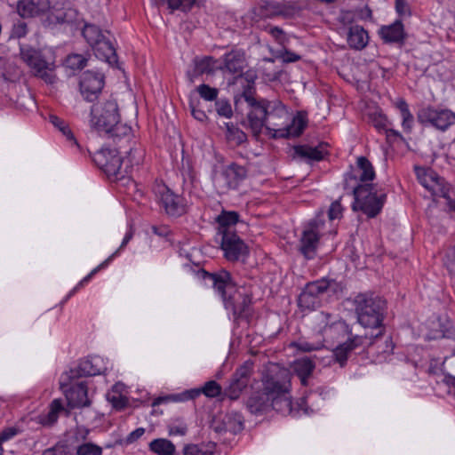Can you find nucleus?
Masks as SVG:
<instances>
[{"label": "nucleus", "mask_w": 455, "mask_h": 455, "mask_svg": "<svg viewBox=\"0 0 455 455\" xmlns=\"http://www.w3.org/2000/svg\"><path fill=\"white\" fill-rule=\"evenodd\" d=\"M23 428L18 424L7 426L0 430V446L3 447L4 443H7L14 440L17 436L23 433Z\"/></svg>", "instance_id": "obj_39"}, {"label": "nucleus", "mask_w": 455, "mask_h": 455, "mask_svg": "<svg viewBox=\"0 0 455 455\" xmlns=\"http://www.w3.org/2000/svg\"><path fill=\"white\" fill-rule=\"evenodd\" d=\"M133 236V231L132 228L125 234L123 242L120 245V247L114 251L108 259H106L102 263H100L98 267L93 268L85 277H84L75 287L74 289L69 292L68 297H71L74 295L79 289L84 287V284H86L100 270L107 267L109 263L119 255L120 251L127 245V243L132 240Z\"/></svg>", "instance_id": "obj_21"}, {"label": "nucleus", "mask_w": 455, "mask_h": 455, "mask_svg": "<svg viewBox=\"0 0 455 455\" xmlns=\"http://www.w3.org/2000/svg\"><path fill=\"white\" fill-rule=\"evenodd\" d=\"M201 395V389L200 388H193L190 390H186L183 393L177 395L174 401H188V400H194L196 397H198Z\"/></svg>", "instance_id": "obj_54"}, {"label": "nucleus", "mask_w": 455, "mask_h": 455, "mask_svg": "<svg viewBox=\"0 0 455 455\" xmlns=\"http://www.w3.org/2000/svg\"><path fill=\"white\" fill-rule=\"evenodd\" d=\"M239 213L235 211L223 210L216 218L219 224V234L223 235V231L232 232L230 228L239 221Z\"/></svg>", "instance_id": "obj_29"}, {"label": "nucleus", "mask_w": 455, "mask_h": 455, "mask_svg": "<svg viewBox=\"0 0 455 455\" xmlns=\"http://www.w3.org/2000/svg\"><path fill=\"white\" fill-rule=\"evenodd\" d=\"M60 387L63 392L68 404L71 408L89 407L92 403L88 396V386L84 380L63 373L60 379Z\"/></svg>", "instance_id": "obj_10"}, {"label": "nucleus", "mask_w": 455, "mask_h": 455, "mask_svg": "<svg viewBox=\"0 0 455 455\" xmlns=\"http://www.w3.org/2000/svg\"><path fill=\"white\" fill-rule=\"evenodd\" d=\"M62 411H64V407L61 401L54 399L50 404L49 412L42 419V424L44 426L53 425L58 420L59 414Z\"/></svg>", "instance_id": "obj_38"}, {"label": "nucleus", "mask_w": 455, "mask_h": 455, "mask_svg": "<svg viewBox=\"0 0 455 455\" xmlns=\"http://www.w3.org/2000/svg\"><path fill=\"white\" fill-rule=\"evenodd\" d=\"M395 10L400 16L411 14L407 0H395Z\"/></svg>", "instance_id": "obj_61"}, {"label": "nucleus", "mask_w": 455, "mask_h": 455, "mask_svg": "<svg viewBox=\"0 0 455 455\" xmlns=\"http://www.w3.org/2000/svg\"><path fill=\"white\" fill-rule=\"evenodd\" d=\"M428 191H430L434 196L448 198L450 187L445 183L444 180L437 174L436 179L434 180Z\"/></svg>", "instance_id": "obj_41"}, {"label": "nucleus", "mask_w": 455, "mask_h": 455, "mask_svg": "<svg viewBox=\"0 0 455 455\" xmlns=\"http://www.w3.org/2000/svg\"><path fill=\"white\" fill-rule=\"evenodd\" d=\"M42 455H69L68 448L63 444H56L52 448L45 450Z\"/></svg>", "instance_id": "obj_57"}, {"label": "nucleus", "mask_w": 455, "mask_h": 455, "mask_svg": "<svg viewBox=\"0 0 455 455\" xmlns=\"http://www.w3.org/2000/svg\"><path fill=\"white\" fill-rule=\"evenodd\" d=\"M196 91L201 98L208 101L216 100L219 93L218 89L211 87L205 84L199 85L196 88Z\"/></svg>", "instance_id": "obj_49"}, {"label": "nucleus", "mask_w": 455, "mask_h": 455, "mask_svg": "<svg viewBox=\"0 0 455 455\" xmlns=\"http://www.w3.org/2000/svg\"><path fill=\"white\" fill-rule=\"evenodd\" d=\"M294 152L299 157L309 161H321L326 154L321 147H310L307 145L296 146Z\"/></svg>", "instance_id": "obj_30"}, {"label": "nucleus", "mask_w": 455, "mask_h": 455, "mask_svg": "<svg viewBox=\"0 0 455 455\" xmlns=\"http://www.w3.org/2000/svg\"><path fill=\"white\" fill-rule=\"evenodd\" d=\"M323 347L321 343L312 344L307 341H300L296 344V347L298 350L302 352H311L315 350H318Z\"/></svg>", "instance_id": "obj_58"}, {"label": "nucleus", "mask_w": 455, "mask_h": 455, "mask_svg": "<svg viewBox=\"0 0 455 455\" xmlns=\"http://www.w3.org/2000/svg\"><path fill=\"white\" fill-rule=\"evenodd\" d=\"M357 176L358 183L365 184L375 179V171L371 163L365 156H359L356 161V170L350 172Z\"/></svg>", "instance_id": "obj_27"}, {"label": "nucleus", "mask_w": 455, "mask_h": 455, "mask_svg": "<svg viewBox=\"0 0 455 455\" xmlns=\"http://www.w3.org/2000/svg\"><path fill=\"white\" fill-rule=\"evenodd\" d=\"M395 105L396 108L400 110L402 117V127L403 131L407 133L411 132L414 124V116L411 113L407 102L404 100L400 99L397 100Z\"/></svg>", "instance_id": "obj_34"}, {"label": "nucleus", "mask_w": 455, "mask_h": 455, "mask_svg": "<svg viewBox=\"0 0 455 455\" xmlns=\"http://www.w3.org/2000/svg\"><path fill=\"white\" fill-rule=\"evenodd\" d=\"M145 433V428L138 427L131 432L125 438L124 442L126 444H131L139 440Z\"/></svg>", "instance_id": "obj_60"}, {"label": "nucleus", "mask_w": 455, "mask_h": 455, "mask_svg": "<svg viewBox=\"0 0 455 455\" xmlns=\"http://www.w3.org/2000/svg\"><path fill=\"white\" fill-rule=\"evenodd\" d=\"M283 59L285 62H295L300 60V56L288 50H285L284 53L283 54Z\"/></svg>", "instance_id": "obj_64"}, {"label": "nucleus", "mask_w": 455, "mask_h": 455, "mask_svg": "<svg viewBox=\"0 0 455 455\" xmlns=\"http://www.w3.org/2000/svg\"><path fill=\"white\" fill-rule=\"evenodd\" d=\"M216 60L210 56H206L201 59L196 58L194 60V75L201 76L203 74H211L213 72L214 64Z\"/></svg>", "instance_id": "obj_37"}, {"label": "nucleus", "mask_w": 455, "mask_h": 455, "mask_svg": "<svg viewBox=\"0 0 455 455\" xmlns=\"http://www.w3.org/2000/svg\"><path fill=\"white\" fill-rule=\"evenodd\" d=\"M253 369V362L248 360L235 370L232 375L228 387L225 390V394L231 400H235L240 396L243 390L249 384Z\"/></svg>", "instance_id": "obj_18"}, {"label": "nucleus", "mask_w": 455, "mask_h": 455, "mask_svg": "<svg viewBox=\"0 0 455 455\" xmlns=\"http://www.w3.org/2000/svg\"><path fill=\"white\" fill-rule=\"evenodd\" d=\"M149 450L157 455H177L175 445L170 440L164 438L151 441Z\"/></svg>", "instance_id": "obj_32"}, {"label": "nucleus", "mask_w": 455, "mask_h": 455, "mask_svg": "<svg viewBox=\"0 0 455 455\" xmlns=\"http://www.w3.org/2000/svg\"><path fill=\"white\" fill-rule=\"evenodd\" d=\"M378 34L386 44H403L406 37L403 24L399 20L390 25L381 26Z\"/></svg>", "instance_id": "obj_22"}, {"label": "nucleus", "mask_w": 455, "mask_h": 455, "mask_svg": "<svg viewBox=\"0 0 455 455\" xmlns=\"http://www.w3.org/2000/svg\"><path fill=\"white\" fill-rule=\"evenodd\" d=\"M192 116L200 122H204L207 119V116L204 111L197 109L193 104H190Z\"/></svg>", "instance_id": "obj_63"}, {"label": "nucleus", "mask_w": 455, "mask_h": 455, "mask_svg": "<svg viewBox=\"0 0 455 455\" xmlns=\"http://www.w3.org/2000/svg\"><path fill=\"white\" fill-rule=\"evenodd\" d=\"M49 121L62 133L63 136L66 137L67 140L70 143L71 146H76L79 148V144L66 121L54 115L50 116Z\"/></svg>", "instance_id": "obj_33"}, {"label": "nucleus", "mask_w": 455, "mask_h": 455, "mask_svg": "<svg viewBox=\"0 0 455 455\" xmlns=\"http://www.w3.org/2000/svg\"><path fill=\"white\" fill-rule=\"evenodd\" d=\"M417 119L425 126L429 125L436 130L445 132L455 124V113L448 108L428 106L419 110Z\"/></svg>", "instance_id": "obj_12"}, {"label": "nucleus", "mask_w": 455, "mask_h": 455, "mask_svg": "<svg viewBox=\"0 0 455 455\" xmlns=\"http://www.w3.org/2000/svg\"><path fill=\"white\" fill-rule=\"evenodd\" d=\"M323 335L326 339H339L340 336L351 334L347 324L344 321H337L331 324H326L322 330Z\"/></svg>", "instance_id": "obj_28"}, {"label": "nucleus", "mask_w": 455, "mask_h": 455, "mask_svg": "<svg viewBox=\"0 0 455 455\" xmlns=\"http://www.w3.org/2000/svg\"><path fill=\"white\" fill-rule=\"evenodd\" d=\"M368 341V334L349 337L347 341L338 345L332 350L334 361L341 367L345 366L350 354L356 348L364 347Z\"/></svg>", "instance_id": "obj_20"}, {"label": "nucleus", "mask_w": 455, "mask_h": 455, "mask_svg": "<svg viewBox=\"0 0 455 455\" xmlns=\"http://www.w3.org/2000/svg\"><path fill=\"white\" fill-rule=\"evenodd\" d=\"M355 20V14L350 11H342L339 16V21L344 26H353Z\"/></svg>", "instance_id": "obj_59"}, {"label": "nucleus", "mask_w": 455, "mask_h": 455, "mask_svg": "<svg viewBox=\"0 0 455 455\" xmlns=\"http://www.w3.org/2000/svg\"><path fill=\"white\" fill-rule=\"evenodd\" d=\"M10 6L16 8L23 18L44 16L48 25L72 24L78 20V12L70 7L67 0H7Z\"/></svg>", "instance_id": "obj_3"}, {"label": "nucleus", "mask_w": 455, "mask_h": 455, "mask_svg": "<svg viewBox=\"0 0 455 455\" xmlns=\"http://www.w3.org/2000/svg\"><path fill=\"white\" fill-rule=\"evenodd\" d=\"M291 378L292 373L287 368L277 364H270L262 372V388L272 399V408L282 414L292 411Z\"/></svg>", "instance_id": "obj_5"}, {"label": "nucleus", "mask_w": 455, "mask_h": 455, "mask_svg": "<svg viewBox=\"0 0 455 455\" xmlns=\"http://www.w3.org/2000/svg\"><path fill=\"white\" fill-rule=\"evenodd\" d=\"M315 368V364L309 357L297 359L292 365L293 371L299 378L300 383L304 387L308 385V379L313 374Z\"/></svg>", "instance_id": "obj_26"}, {"label": "nucleus", "mask_w": 455, "mask_h": 455, "mask_svg": "<svg viewBox=\"0 0 455 455\" xmlns=\"http://www.w3.org/2000/svg\"><path fill=\"white\" fill-rule=\"evenodd\" d=\"M354 303L358 323L364 328L376 331L375 334L368 335L369 344L373 346L385 333L386 301L373 293H359Z\"/></svg>", "instance_id": "obj_6"}, {"label": "nucleus", "mask_w": 455, "mask_h": 455, "mask_svg": "<svg viewBox=\"0 0 455 455\" xmlns=\"http://www.w3.org/2000/svg\"><path fill=\"white\" fill-rule=\"evenodd\" d=\"M323 225V221L317 218L311 220L302 232L299 251L307 259H312L316 255L320 240L319 229Z\"/></svg>", "instance_id": "obj_17"}, {"label": "nucleus", "mask_w": 455, "mask_h": 455, "mask_svg": "<svg viewBox=\"0 0 455 455\" xmlns=\"http://www.w3.org/2000/svg\"><path fill=\"white\" fill-rule=\"evenodd\" d=\"M215 452V444L213 443H189L183 448L184 455H213Z\"/></svg>", "instance_id": "obj_35"}, {"label": "nucleus", "mask_w": 455, "mask_h": 455, "mask_svg": "<svg viewBox=\"0 0 455 455\" xmlns=\"http://www.w3.org/2000/svg\"><path fill=\"white\" fill-rule=\"evenodd\" d=\"M339 284L334 279L321 278L307 283L298 298V306L302 310H315L322 302V296L325 292L336 293Z\"/></svg>", "instance_id": "obj_9"}, {"label": "nucleus", "mask_w": 455, "mask_h": 455, "mask_svg": "<svg viewBox=\"0 0 455 455\" xmlns=\"http://www.w3.org/2000/svg\"><path fill=\"white\" fill-rule=\"evenodd\" d=\"M152 232L160 236V237H166L171 234V229L168 226H152L151 228Z\"/></svg>", "instance_id": "obj_62"}, {"label": "nucleus", "mask_w": 455, "mask_h": 455, "mask_svg": "<svg viewBox=\"0 0 455 455\" xmlns=\"http://www.w3.org/2000/svg\"><path fill=\"white\" fill-rule=\"evenodd\" d=\"M105 85V76L102 73L87 70L80 76L79 92L86 101H94Z\"/></svg>", "instance_id": "obj_16"}, {"label": "nucleus", "mask_w": 455, "mask_h": 455, "mask_svg": "<svg viewBox=\"0 0 455 455\" xmlns=\"http://www.w3.org/2000/svg\"><path fill=\"white\" fill-rule=\"evenodd\" d=\"M156 195L165 212L172 217L186 213L187 205L182 196L173 193L166 185L159 184L155 188Z\"/></svg>", "instance_id": "obj_15"}, {"label": "nucleus", "mask_w": 455, "mask_h": 455, "mask_svg": "<svg viewBox=\"0 0 455 455\" xmlns=\"http://www.w3.org/2000/svg\"><path fill=\"white\" fill-rule=\"evenodd\" d=\"M444 367L450 368L454 372V375L448 374V376L445 377L447 384L455 383V355L445 359Z\"/></svg>", "instance_id": "obj_55"}, {"label": "nucleus", "mask_w": 455, "mask_h": 455, "mask_svg": "<svg viewBox=\"0 0 455 455\" xmlns=\"http://www.w3.org/2000/svg\"><path fill=\"white\" fill-rule=\"evenodd\" d=\"M200 389L201 394L212 398L217 397L221 392V387L215 380L206 382Z\"/></svg>", "instance_id": "obj_50"}, {"label": "nucleus", "mask_w": 455, "mask_h": 455, "mask_svg": "<svg viewBox=\"0 0 455 455\" xmlns=\"http://www.w3.org/2000/svg\"><path fill=\"white\" fill-rule=\"evenodd\" d=\"M343 207L339 200L334 201L328 210V218L330 220H339L342 217Z\"/></svg>", "instance_id": "obj_53"}, {"label": "nucleus", "mask_w": 455, "mask_h": 455, "mask_svg": "<svg viewBox=\"0 0 455 455\" xmlns=\"http://www.w3.org/2000/svg\"><path fill=\"white\" fill-rule=\"evenodd\" d=\"M383 338H384V335L373 346H371L369 344V341L366 343V345H368L371 348H373L377 345L378 353H381V354H384V355H390L393 352V349H394V347H395L394 344H393L392 339H391V337L387 336V337L385 338V340H384L382 346L378 345L379 342L380 341V339H383Z\"/></svg>", "instance_id": "obj_51"}, {"label": "nucleus", "mask_w": 455, "mask_h": 455, "mask_svg": "<svg viewBox=\"0 0 455 455\" xmlns=\"http://www.w3.org/2000/svg\"><path fill=\"white\" fill-rule=\"evenodd\" d=\"M28 34V26L25 22H18L12 30V37L21 38Z\"/></svg>", "instance_id": "obj_56"}, {"label": "nucleus", "mask_w": 455, "mask_h": 455, "mask_svg": "<svg viewBox=\"0 0 455 455\" xmlns=\"http://www.w3.org/2000/svg\"><path fill=\"white\" fill-rule=\"evenodd\" d=\"M102 448L93 443H84L76 448V455H102Z\"/></svg>", "instance_id": "obj_46"}, {"label": "nucleus", "mask_w": 455, "mask_h": 455, "mask_svg": "<svg viewBox=\"0 0 455 455\" xmlns=\"http://www.w3.org/2000/svg\"><path fill=\"white\" fill-rule=\"evenodd\" d=\"M166 4L171 12L176 10L183 12H188L195 5H199L203 0H160Z\"/></svg>", "instance_id": "obj_36"}, {"label": "nucleus", "mask_w": 455, "mask_h": 455, "mask_svg": "<svg viewBox=\"0 0 455 455\" xmlns=\"http://www.w3.org/2000/svg\"><path fill=\"white\" fill-rule=\"evenodd\" d=\"M436 175L437 173L431 169L421 168L417 170V176L419 183L427 190L434 180L436 179Z\"/></svg>", "instance_id": "obj_45"}, {"label": "nucleus", "mask_w": 455, "mask_h": 455, "mask_svg": "<svg viewBox=\"0 0 455 455\" xmlns=\"http://www.w3.org/2000/svg\"><path fill=\"white\" fill-rule=\"evenodd\" d=\"M107 400L111 403L113 408L117 411H121L128 405V399L121 394L115 392L108 394Z\"/></svg>", "instance_id": "obj_48"}, {"label": "nucleus", "mask_w": 455, "mask_h": 455, "mask_svg": "<svg viewBox=\"0 0 455 455\" xmlns=\"http://www.w3.org/2000/svg\"><path fill=\"white\" fill-rule=\"evenodd\" d=\"M96 55L105 59L108 63H112L116 60V50L111 44V42L104 36L101 40L99 41V44H95V45L92 46Z\"/></svg>", "instance_id": "obj_31"}, {"label": "nucleus", "mask_w": 455, "mask_h": 455, "mask_svg": "<svg viewBox=\"0 0 455 455\" xmlns=\"http://www.w3.org/2000/svg\"><path fill=\"white\" fill-rule=\"evenodd\" d=\"M221 249L229 261L239 260L249 253L248 246L235 232L223 231Z\"/></svg>", "instance_id": "obj_19"}, {"label": "nucleus", "mask_w": 455, "mask_h": 455, "mask_svg": "<svg viewBox=\"0 0 455 455\" xmlns=\"http://www.w3.org/2000/svg\"><path fill=\"white\" fill-rule=\"evenodd\" d=\"M196 275L200 279L212 283L213 289L221 298L225 308L231 311L235 321L250 320L253 314L251 293L246 288L237 286L228 271L220 269L210 273L200 268Z\"/></svg>", "instance_id": "obj_2"}, {"label": "nucleus", "mask_w": 455, "mask_h": 455, "mask_svg": "<svg viewBox=\"0 0 455 455\" xmlns=\"http://www.w3.org/2000/svg\"><path fill=\"white\" fill-rule=\"evenodd\" d=\"M82 33L91 46L99 44V41L105 36L98 26L91 24L85 25Z\"/></svg>", "instance_id": "obj_40"}, {"label": "nucleus", "mask_w": 455, "mask_h": 455, "mask_svg": "<svg viewBox=\"0 0 455 455\" xmlns=\"http://www.w3.org/2000/svg\"><path fill=\"white\" fill-rule=\"evenodd\" d=\"M100 361L99 356L81 360L76 368L70 369L66 373L78 379L84 376L99 375L101 373V368L99 367Z\"/></svg>", "instance_id": "obj_23"}, {"label": "nucleus", "mask_w": 455, "mask_h": 455, "mask_svg": "<svg viewBox=\"0 0 455 455\" xmlns=\"http://www.w3.org/2000/svg\"><path fill=\"white\" fill-rule=\"evenodd\" d=\"M439 331L432 337L433 339L445 338L455 339V328L451 321L445 320L443 323H439Z\"/></svg>", "instance_id": "obj_44"}, {"label": "nucleus", "mask_w": 455, "mask_h": 455, "mask_svg": "<svg viewBox=\"0 0 455 455\" xmlns=\"http://www.w3.org/2000/svg\"><path fill=\"white\" fill-rule=\"evenodd\" d=\"M227 126V139L228 140L233 142L235 145L238 146L242 143L245 142L247 140V135L244 132L240 130L238 127L234 125L233 124H226Z\"/></svg>", "instance_id": "obj_42"}, {"label": "nucleus", "mask_w": 455, "mask_h": 455, "mask_svg": "<svg viewBox=\"0 0 455 455\" xmlns=\"http://www.w3.org/2000/svg\"><path fill=\"white\" fill-rule=\"evenodd\" d=\"M344 189H350L354 196L355 201L352 209L361 211L368 218H375L379 215L387 199V195L379 191L375 185L372 183L360 184L357 176L352 173H346Z\"/></svg>", "instance_id": "obj_8"}, {"label": "nucleus", "mask_w": 455, "mask_h": 455, "mask_svg": "<svg viewBox=\"0 0 455 455\" xmlns=\"http://www.w3.org/2000/svg\"><path fill=\"white\" fill-rule=\"evenodd\" d=\"M369 122L379 132L387 130V118L380 112H372L369 114Z\"/></svg>", "instance_id": "obj_47"}, {"label": "nucleus", "mask_w": 455, "mask_h": 455, "mask_svg": "<svg viewBox=\"0 0 455 455\" xmlns=\"http://www.w3.org/2000/svg\"><path fill=\"white\" fill-rule=\"evenodd\" d=\"M216 111L218 115L229 118L232 116L233 111L230 103L226 100H218L215 102Z\"/></svg>", "instance_id": "obj_52"}, {"label": "nucleus", "mask_w": 455, "mask_h": 455, "mask_svg": "<svg viewBox=\"0 0 455 455\" xmlns=\"http://www.w3.org/2000/svg\"><path fill=\"white\" fill-rule=\"evenodd\" d=\"M248 174L245 166L236 163L226 165L220 176L214 178V183L220 193H227L229 190L236 189Z\"/></svg>", "instance_id": "obj_14"}, {"label": "nucleus", "mask_w": 455, "mask_h": 455, "mask_svg": "<svg viewBox=\"0 0 455 455\" xmlns=\"http://www.w3.org/2000/svg\"><path fill=\"white\" fill-rule=\"evenodd\" d=\"M91 127L100 134H104L116 144L132 139V128L121 122L119 107L116 100L109 98L99 101L91 108Z\"/></svg>", "instance_id": "obj_4"}, {"label": "nucleus", "mask_w": 455, "mask_h": 455, "mask_svg": "<svg viewBox=\"0 0 455 455\" xmlns=\"http://www.w3.org/2000/svg\"><path fill=\"white\" fill-rule=\"evenodd\" d=\"M270 406L272 399L263 389L253 392L246 402L247 409L253 414L262 413Z\"/></svg>", "instance_id": "obj_24"}, {"label": "nucleus", "mask_w": 455, "mask_h": 455, "mask_svg": "<svg viewBox=\"0 0 455 455\" xmlns=\"http://www.w3.org/2000/svg\"><path fill=\"white\" fill-rule=\"evenodd\" d=\"M251 84L235 97V108L238 110L243 100L249 108L247 113L248 128L255 138H259L265 128L267 134L273 139H289L299 137L307 126V117L299 112L291 119L285 106L278 100H257L253 97L255 76L247 75Z\"/></svg>", "instance_id": "obj_1"}, {"label": "nucleus", "mask_w": 455, "mask_h": 455, "mask_svg": "<svg viewBox=\"0 0 455 455\" xmlns=\"http://www.w3.org/2000/svg\"><path fill=\"white\" fill-rule=\"evenodd\" d=\"M20 58L33 70L36 76L43 79L46 84H53L57 81L54 73L55 64L47 60L41 52L33 48H20Z\"/></svg>", "instance_id": "obj_11"}, {"label": "nucleus", "mask_w": 455, "mask_h": 455, "mask_svg": "<svg viewBox=\"0 0 455 455\" xmlns=\"http://www.w3.org/2000/svg\"><path fill=\"white\" fill-rule=\"evenodd\" d=\"M347 41L348 45L355 50H363L369 42L367 31L359 25L350 26L347 32Z\"/></svg>", "instance_id": "obj_25"}, {"label": "nucleus", "mask_w": 455, "mask_h": 455, "mask_svg": "<svg viewBox=\"0 0 455 455\" xmlns=\"http://www.w3.org/2000/svg\"><path fill=\"white\" fill-rule=\"evenodd\" d=\"M86 64L87 59L77 53L69 54L65 60L66 67L74 71L83 69Z\"/></svg>", "instance_id": "obj_43"}, {"label": "nucleus", "mask_w": 455, "mask_h": 455, "mask_svg": "<svg viewBox=\"0 0 455 455\" xmlns=\"http://www.w3.org/2000/svg\"><path fill=\"white\" fill-rule=\"evenodd\" d=\"M223 67L221 69L232 75H235L234 84L240 83L243 86V91L249 88L247 75L251 74L257 77L256 74L251 71L243 73V68L246 66V60L244 52L242 50L233 49L223 56Z\"/></svg>", "instance_id": "obj_13"}, {"label": "nucleus", "mask_w": 455, "mask_h": 455, "mask_svg": "<svg viewBox=\"0 0 455 455\" xmlns=\"http://www.w3.org/2000/svg\"><path fill=\"white\" fill-rule=\"evenodd\" d=\"M123 148V146H119L118 149L101 148L92 156L94 164L114 181L128 177L132 165L140 163V156H135L136 149L130 147L128 151L122 152Z\"/></svg>", "instance_id": "obj_7"}]
</instances>
